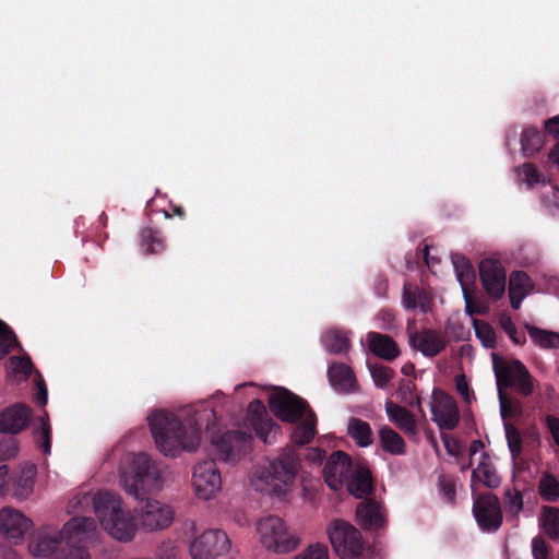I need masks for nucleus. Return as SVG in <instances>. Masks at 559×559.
<instances>
[{"label":"nucleus","instance_id":"30","mask_svg":"<svg viewBox=\"0 0 559 559\" xmlns=\"http://www.w3.org/2000/svg\"><path fill=\"white\" fill-rule=\"evenodd\" d=\"M451 261L455 271L456 278L461 285L462 293L469 290V286H472L475 282V271L472 263L468 259L460 253H453L451 255Z\"/></svg>","mask_w":559,"mask_h":559},{"label":"nucleus","instance_id":"22","mask_svg":"<svg viewBox=\"0 0 559 559\" xmlns=\"http://www.w3.org/2000/svg\"><path fill=\"white\" fill-rule=\"evenodd\" d=\"M29 418L31 408L16 403L0 414V431L12 435L19 433L28 425Z\"/></svg>","mask_w":559,"mask_h":559},{"label":"nucleus","instance_id":"60","mask_svg":"<svg viewBox=\"0 0 559 559\" xmlns=\"http://www.w3.org/2000/svg\"><path fill=\"white\" fill-rule=\"evenodd\" d=\"M546 424L556 444L559 447V418L555 416H547Z\"/></svg>","mask_w":559,"mask_h":559},{"label":"nucleus","instance_id":"18","mask_svg":"<svg viewBox=\"0 0 559 559\" xmlns=\"http://www.w3.org/2000/svg\"><path fill=\"white\" fill-rule=\"evenodd\" d=\"M431 414L432 420L441 429H453L460 418L454 400L441 391L432 393Z\"/></svg>","mask_w":559,"mask_h":559},{"label":"nucleus","instance_id":"43","mask_svg":"<svg viewBox=\"0 0 559 559\" xmlns=\"http://www.w3.org/2000/svg\"><path fill=\"white\" fill-rule=\"evenodd\" d=\"M44 559H91V554L84 546H66Z\"/></svg>","mask_w":559,"mask_h":559},{"label":"nucleus","instance_id":"61","mask_svg":"<svg viewBox=\"0 0 559 559\" xmlns=\"http://www.w3.org/2000/svg\"><path fill=\"white\" fill-rule=\"evenodd\" d=\"M545 129L548 132V134L552 135L559 141V116L546 120Z\"/></svg>","mask_w":559,"mask_h":559},{"label":"nucleus","instance_id":"14","mask_svg":"<svg viewBox=\"0 0 559 559\" xmlns=\"http://www.w3.org/2000/svg\"><path fill=\"white\" fill-rule=\"evenodd\" d=\"M267 396L271 412L283 421L294 424L309 411L302 399L284 388H270Z\"/></svg>","mask_w":559,"mask_h":559},{"label":"nucleus","instance_id":"50","mask_svg":"<svg viewBox=\"0 0 559 559\" xmlns=\"http://www.w3.org/2000/svg\"><path fill=\"white\" fill-rule=\"evenodd\" d=\"M499 323H500V326L502 328V330L508 334V336L515 343V344H521L524 342V335L523 333H520L511 317L507 316V314H501L500 319H499Z\"/></svg>","mask_w":559,"mask_h":559},{"label":"nucleus","instance_id":"49","mask_svg":"<svg viewBox=\"0 0 559 559\" xmlns=\"http://www.w3.org/2000/svg\"><path fill=\"white\" fill-rule=\"evenodd\" d=\"M504 428L509 449L511 451L512 456L515 457L521 453L522 450L521 435L513 426L509 424H506Z\"/></svg>","mask_w":559,"mask_h":559},{"label":"nucleus","instance_id":"48","mask_svg":"<svg viewBox=\"0 0 559 559\" xmlns=\"http://www.w3.org/2000/svg\"><path fill=\"white\" fill-rule=\"evenodd\" d=\"M500 413L503 419L516 417L521 414V405L518 401L507 397L502 391L499 393Z\"/></svg>","mask_w":559,"mask_h":559},{"label":"nucleus","instance_id":"3","mask_svg":"<svg viewBox=\"0 0 559 559\" xmlns=\"http://www.w3.org/2000/svg\"><path fill=\"white\" fill-rule=\"evenodd\" d=\"M118 477L121 488L134 498L142 492L159 491L165 484L163 466L143 452L124 453L119 460Z\"/></svg>","mask_w":559,"mask_h":559},{"label":"nucleus","instance_id":"10","mask_svg":"<svg viewBox=\"0 0 559 559\" xmlns=\"http://www.w3.org/2000/svg\"><path fill=\"white\" fill-rule=\"evenodd\" d=\"M134 512L139 531L144 533L163 532L175 521V510L170 503L155 497L139 496Z\"/></svg>","mask_w":559,"mask_h":559},{"label":"nucleus","instance_id":"9","mask_svg":"<svg viewBox=\"0 0 559 559\" xmlns=\"http://www.w3.org/2000/svg\"><path fill=\"white\" fill-rule=\"evenodd\" d=\"M326 535L333 551L340 559H361L366 540L361 532L352 523L335 519L326 526Z\"/></svg>","mask_w":559,"mask_h":559},{"label":"nucleus","instance_id":"2","mask_svg":"<svg viewBox=\"0 0 559 559\" xmlns=\"http://www.w3.org/2000/svg\"><path fill=\"white\" fill-rule=\"evenodd\" d=\"M98 522L86 515H74L60 528L50 524L40 525L28 538L27 552L33 558H48L62 544L84 546L98 540Z\"/></svg>","mask_w":559,"mask_h":559},{"label":"nucleus","instance_id":"38","mask_svg":"<svg viewBox=\"0 0 559 559\" xmlns=\"http://www.w3.org/2000/svg\"><path fill=\"white\" fill-rule=\"evenodd\" d=\"M322 343L326 350L334 354L346 352L349 348V341L346 335L337 330H329L322 335Z\"/></svg>","mask_w":559,"mask_h":559},{"label":"nucleus","instance_id":"6","mask_svg":"<svg viewBox=\"0 0 559 559\" xmlns=\"http://www.w3.org/2000/svg\"><path fill=\"white\" fill-rule=\"evenodd\" d=\"M96 519L102 530L118 542H131L139 531L135 512H131L115 491L98 503Z\"/></svg>","mask_w":559,"mask_h":559},{"label":"nucleus","instance_id":"31","mask_svg":"<svg viewBox=\"0 0 559 559\" xmlns=\"http://www.w3.org/2000/svg\"><path fill=\"white\" fill-rule=\"evenodd\" d=\"M431 300L428 294L417 287H404L403 306L406 309H418L427 312L430 309Z\"/></svg>","mask_w":559,"mask_h":559},{"label":"nucleus","instance_id":"54","mask_svg":"<svg viewBox=\"0 0 559 559\" xmlns=\"http://www.w3.org/2000/svg\"><path fill=\"white\" fill-rule=\"evenodd\" d=\"M506 506L508 511L513 514H518L523 507L522 495L518 490H508L506 492Z\"/></svg>","mask_w":559,"mask_h":559},{"label":"nucleus","instance_id":"57","mask_svg":"<svg viewBox=\"0 0 559 559\" xmlns=\"http://www.w3.org/2000/svg\"><path fill=\"white\" fill-rule=\"evenodd\" d=\"M439 486L441 488V491L443 492L444 497L449 501H453L455 496V486L454 483L451 480V478L441 476L439 479Z\"/></svg>","mask_w":559,"mask_h":559},{"label":"nucleus","instance_id":"51","mask_svg":"<svg viewBox=\"0 0 559 559\" xmlns=\"http://www.w3.org/2000/svg\"><path fill=\"white\" fill-rule=\"evenodd\" d=\"M519 178L525 181L530 187L543 181V176L534 165L526 164L519 169Z\"/></svg>","mask_w":559,"mask_h":559},{"label":"nucleus","instance_id":"24","mask_svg":"<svg viewBox=\"0 0 559 559\" xmlns=\"http://www.w3.org/2000/svg\"><path fill=\"white\" fill-rule=\"evenodd\" d=\"M409 343L414 349L427 357L438 355L445 346L442 334L432 330H423L411 334Z\"/></svg>","mask_w":559,"mask_h":559},{"label":"nucleus","instance_id":"55","mask_svg":"<svg viewBox=\"0 0 559 559\" xmlns=\"http://www.w3.org/2000/svg\"><path fill=\"white\" fill-rule=\"evenodd\" d=\"M248 413L251 423L253 419L259 420L260 418H269L265 413V406L260 400H253L249 404Z\"/></svg>","mask_w":559,"mask_h":559},{"label":"nucleus","instance_id":"20","mask_svg":"<svg viewBox=\"0 0 559 559\" xmlns=\"http://www.w3.org/2000/svg\"><path fill=\"white\" fill-rule=\"evenodd\" d=\"M481 448L483 444L479 441L474 442L471 447V464L473 465L477 461V466L472 474V483L479 481L487 487L496 488L500 484V477L491 462L483 453Z\"/></svg>","mask_w":559,"mask_h":559},{"label":"nucleus","instance_id":"29","mask_svg":"<svg viewBox=\"0 0 559 559\" xmlns=\"http://www.w3.org/2000/svg\"><path fill=\"white\" fill-rule=\"evenodd\" d=\"M296 427L292 432L294 443L302 445L312 440L316 433V416L309 409L302 414L296 421Z\"/></svg>","mask_w":559,"mask_h":559},{"label":"nucleus","instance_id":"32","mask_svg":"<svg viewBox=\"0 0 559 559\" xmlns=\"http://www.w3.org/2000/svg\"><path fill=\"white\" fill-rule=\"evenodd\" d=\"M545 145V135L533 127H526L521 133V146L525 156H532Z\"/></svg>","mask_w":559,"mask_h":559},{"label":"nucleus","instance_id":"40","mask_svg":"<svg viewBox=\"0 0 559 559\" xmlns=\"http://www.w3.org/2000/svg\"><path fill=\"white\" fill-rule=\"evenodd\" d=\"M252 427L257 436L265 443H273L280 432V426L271 418H260L252 420Z\"/></svg>","mask_w":559,"mask_h":559},{"label":"nucleus","instance_id":"47","mask_svg":"<svg viewBox=\"0 0 559 559\" xmlns=\"http://www.w3.org/2000/svg\"><path fill=\"white\" fill-rule=\"evenodd\" d=\"M15 345H17V342L13 332L0 320V359Z\"/></svg>","mask_w":559,"mask_h":559},{"label":"nucleus","instance_id":"26","mask_svg":"<svg viewBox=\"0 0 559 559\" xmlns=\"http://www.w3.org/2000/svg\"><path fill=\"white\" fill-rule=\"evenodd\" d=\"M364 342L372 354L382 359L393 360L400 355L397 344L389 335L368 332Z\"/></svg>","mask_w":559,"mask_h":559},{"label":"nucleus","instance_id":"36","mask_svg":"<svg viewBox=\"0 0 559 559\" xmlns=\"http://www.w3.org/2000/svg\"><path fill=\"white\" fill-rule=\"evenodd\" d=\"M380 441L383 449L391 454L400 455L405 451V442L403 438L389 427L380 429Z\"/></svg>","mask_w":559,"mask_h":559},{"label":"nucleus","instance_id":"19","mask_svg":"<svg viewBox=\"0 0 559 559\" xmlns=\"http://www.w3.org/2000/svg\"><path fill=\"white\" fill-rule=\"evenodd\" d=\"M483 286L490 298L500 299L506 292V272L495 259H485L479 265Z\"/></svg>","mask_w":559,"mask_h":559},{"label":"nucleus","instance_id":"7","mask_svg":"<svg viewBox=\"0 0 559 559\" xmlns=\"http://www.w3.org/2000/svg\"><path fill=\"white\" fill-rule=\"evenodd\" d=\"M254 531L260 546L276 555L290 554L301 544L300 535L277 515L260 518L254 524Z\"/></svg>","mask_w":559,"mask_h":559},{"label":"nucleus","instance_id":"63","mask_svg":"<svg viewBox=\"0 0 559 559\" xmlns=\"http://www.w3.org/2000/svg\"><path fill=\"white\" fill-rule=\"evenodd\" d=\"M400 394H401L402 401H404L405 403H408V404L413 403L412 386H411L409 381L401 384Z\"/></svg>","mask_w":559,"mask_h":559},{"label":"nucleus","instance_id":"52","mask_svg":"<svg viewBox=\"0 0 559 559\" xmlns=\"http://www.w3.org/2000/svg\"><path fill=\"white\" fill-rule=\"evenodd\" d=\"M463 298H464V301H465V312L468 314V316H474V314H485L488 312V307L479 301V300H474L471 296V293L469 290H465L463 292Z\"/></svg>","mask_w":559,"mask_h":559},{"label":"nucleus","instance_id":"5","mask_svg":"<svg viewBox=\"0 0 559 559\" xmlns=\"http://www.w3.org/2000/svg\"><path fill=\"white\" fill-rule=\"evenodd\" d=\"M324 479L332 490H338L344 485L356 498H362L371 492L372 481L370 471L364 464L356 462L344 452H334L324 467Z\"/></svg>","mask_w":559,"mask_h":559},{"label":"nucleus","instance_id":"12","mask_svg":"<svg viewBox=\"0 0 559 559\" xmlns=\"http://www.w3.org/2000/svg\"><path fill=\"white\" fill-rule=\"evenodd\" d=\"M34 521L24 511L4 506L0 508V536L8 543L17 546L34 528Z\"/></svg>","mask_w":559,"mask_h":559},{"label":"nucleus","instance_id":"33","mask_svg":"<svg viewBox=\"0 0 559 559\" xmlns=\"http://www.w3.org/2000/svg\"><path fill=\"white\" fill-rule=\"evenodd\" d=\"M347 432L359 447H368L373 441L369 424L358 418L349 419Z\"/></svg>","mask_w":559,"mask_h":559},{"label":"nucleus","instance_id":"62","mask_svg":"<svg viewBox=\"0 0 559 559\" xmlns=\"http://www.w3.org/2000/svg\"><path fill=\"white\" fill-rule=\"evenodd\" d=\"M37 385V393H36V400L40 405H46L47 403V389L44 383V380L39 377L38 380H36Z\"/></svg>","mask_w":559,"mask_h":559},{"label":"nucleus","instance_id":"44","mask_svg":"<svg viewBox=\"0 0 559 559\" xmlns=\"http://www.w3.org/2000/svg\"><path fill=\"white\" fill-rule=\"evenodd\" d=\"M293 559H330V552L326 545L322 543H313L307 546Z\"/></svg>","mask_w":559,"mask_h":559},{"label":"nucleus","instance_id":"46","mask_svg":"<svg viewBox=\"0 0 559 559\" xmlns=\"http://www.w3.org/2000/svg\"><path fill=\"white\" fill-rule=\"evenodd\" d=\"M371 378L378 388H385L393 378V370L383 365L369 366Z\"/></svg>","mask_w":559,"mask_h":559},{"label":"nucleus","instance_id":"11","mask_svg":"<svg viewBox=\"0 0 559 559\" xmlns=\"http://www.w3.org/2000/svg\"><path fill=\"white\" fill-rule=\"evenodd\" d=\"M231 550L229 536L219 528H207L197 534L189 543L191 559H219Z\"/></svg>","mask_w":559,"mask_h":559},{"label":"nucleus","instance_id":"28","mask_svg":"<svg viewBox=\"0 0 559 559\" xmlns=\"http://www.w3.org/2000/svg\"><path fill=\"white\" fill-rule=\"evenodd\" d=\"M328 376L331 385L340 392H349L355 388V376L344 364H333L329 367Z\"/></svg>","mask_w":559,"mask_h":559},{"label":"nucleus","instance_id":"37","mask_svg":"<svg viewBox=\"0 0 559 559\" xmlns=\"http://www.w3.org/2000/svg\"><path fill=\"white\" fill-rule=\"evenodd\" d=\"M538 492L546 501H557L559 499L558 478L550 473H544L538 481Z\"/></svg>","mask_w":559,"mask_h":559},{"label":"nucleus","instance_id":"23","mask_svg":"<svg viewBox=\"0 0 559 559\" xmlns=\"http://www.w3.org/2000/svg\"><path fill=\"white\" fill-rule=\"evenodd\" d=\"M110 491L111 490L105 489L79 491L69 499L66 506V512L68 514H79L92 509L96 515L98 503L105 500Z\"/></svg>","mask_w":559,"mask_h":559},{"label":"nucleus","instance_id":"39","mask_svg":"<svg viewBox=\"0 0 559 559\" xmlns=\"http://www.w3.org/2000/svg\"><path fill=\"white\" fill-rule=\"evenodd\" d=\"M31 370L32 362L28 358L25 357H11L7 367L8 377L12 381L16 382L25 380L31 373Z\"/></svg>","mask_w":559,"mask_h":559},{"label":"nucleus","instance_id":"34","mask_svg":"<svg viewBox=\"0 0 559 559\" xmlns=\"http://www.w3.org/2000/svg\"><path fill=\"white\" fill-rule=\"evenodd\" d=\"M540 527L552 540H559V508L546 506L540 512Z\"/></svg>","mask_w":559,"mask_h":559},{"label":"nucleus","instance_id":"8","mask_svg":"<svg viewBox=\"0 0 559 559\" xmlns=\"http://www.w3.org/2000/svg\"><path fill=\"white\" fill-rule=\"evenodd\" d=\"M37 466L33 462H22L10 468L0 465V493L22 503L34 498L37 484Z\"/></svg>","mask_w":559,"mask_h":559},{"label":"nucleus","instance_id":"45","mask_svg":"<svg viewBox=\"0 0 559 559\" xmlns=\"http://www.w3.org/2000/svg\"><path fill=\"white\" fill-rule=\"evenodd\" d=\"M142 248L151 253H157L163 250V240L157 231L144 229L141 234Z\"/></svg>","mask_w":559,"mask_h":559},{"label":"nucleus","instance_id":"13","mask_svg":"<svg viewBox=\"0 0 559 559\" xmlns=\"http://www.w3.org/2000/svg\"><path fill=\"white\" fill-rule=\"evenodd\" d=\"M492 360L499 392L502 391V386H514L524 395L533 392L532 378L522 362L507 361L496 354H492Z\"/></svg>","mask_w":559,"mask_h":559},{"label":"nucleus","instance_id":"42","mask_svg":"<svg viewBox=\"0 0 559 559\" xmlns=\"http://www.w3.org/2000/svg\"><path fill=\"white\" fill-rule=\"evenodd\" d=\"M473 326L480 343L487 348H492L496 344L493 329L488 323L476 319H473Z\"/></svg>","mask_w":559,"mask_h":559},{"label":"nucleus","instance_id":"59","mask_svg":"<svg viewBox=\"0 0 559 559\" xmlns=\"http://www.w3.org/2000/svg\"><path fill=\"white\" fill-rule=\"evenodd\" d=\"M377 320L379 321L378 326L383 330H389L393 322L394 316L389 311H380L377 316Z\"/></svg>","mask_w":559,"mask_h":559},{"label":"nucleus","instance_id":"56","mask_svg":"<svg viewBox=\"0 0 559 559\" xmlns=\"http://www.w3.org/2000/svg\"><path fill=\"white\" fill-rule=\"evenodd\" d=\"M545 205L549 209H558L559 210V189L555 187H550L543 197Z\"/></svg>","mask_w":559,"mask_h":559},{"label":"nucleus","instance_id":"1","mask_svg":"<svg viewBox=\"0 0 559 559\" xmlns=\"http://www.w3.org/2000/svg\"><path fill=\"white\" fill-rule=\"evenodd\" d=\"M204 403L182 406L176 412L155 409L147 416V423L156 448L166 456L176 457L180 453L194 452L202 440L200 421L207 417Z\"/></svg>","mask_w":559,"mask_h":559},{"label":"nucleus","instance_id":"4","mask_svg":"<svg viewBox=\"0 0 559 559\" xmlns=\"http://www.w3.org/2000/svg\"><path fill=\"white\" fill-rule=\"evenodd\" d=\"M298 460L293 453L281 455L266 464L255 466L249 484L258 492L286 500L295 486Z\"/></svg>","mask_w":559,"mask_h":559},{"label":"nucleus","instance_id":"15","mask_svg":"<svg viewBox=\"0 0 559 559\" xmlns=\"http://www.w3.org/2000/svg\"><path fill=\"white\" fill-rule=\"evenodd\" d=\"M192 488L200 500H212L222 490V477L212 460L199 462L192 471Z\"/></svg>","mask_w":559,"mask_h":559},{"label":"nucleus","instance_id":"35","mask_svg":"<svg viewBox=\"0 0 559 559\" xmlns=\"http://www.w3.org/2000/svg\"><path fill=\"white\" fill-rule=\"evenodd\" d=\"M527 332L536 346L545 349L559 348V333L535 326H527Z\"/></svg>","mask_w":559,"mask_h":559},{"label":"nucleus","instance_id":"41","mask_svg":"<svg viewBox=\"0 0 559 559\" xmlns=\"http://www.w3.org/2000/svg\"><path fill=\"white\" fill-rule=\"evenodd\" d=\"M50 433L51 428L49 425L48 415L45 413V415L38 419V427L33 430L35 442L45 454H49L51 450Z\"/></svg>","mask_w":559,"mask_h":559},{"label":"nucleus","instance_id":"21","mask_svg":"<svg viewBox=\"0 0 559 559\" xmlns=\"http://www.w3.org/2000/svg\"><path fill=\"white\" fill-rule=\"evenodd\" d=\"M356 521L367 531H378L386 524V511L374 500H365L356 508Z\"/></svg>","mask_w":559,"mask_h":559},{"label":"nucleus","instance_id":"64","mask_svg":"<svg viewBox=\"0 0 559 559\" xmlns=\"http://www.w3.org/2000/svg\"><path fill=\"white\" fill-rule=\"evenodd\" d=\"M157 559H179L178 552L174 546L165 550H159L157 554Z\"/></svg>","mask_w":559,"mask_h":559},{"label":"nucleus","instance_id":"27","mask_svg":"<svg viewBox=\"0 0 559 559\" xmlns=\"http://www.w3.org/2000/svg\"><path fill=\"white\" fill-rule=\"evenodd\" d=\"M534 288L530 276L524 272H513L510 276L509 296L514 309L520 308L523 299L532 293Z\"/></svg>","mask_w":559,"mask_h":559},{"label":"nucleus","instance_id":"17","mask_svg":"<svg viewBox=\"0 0 559 559\" xmlns=\"http://www.w3.org/2000/svg\"><path fill=\"white\" fill-rule=\"evenodd\" d=\"M474 515L483 531H496L502 523L499 500L492 495L478 497L474 502Z\"/></svg>","mask_w":559,"mask_h":559},{"label":"nucleus","instance_id":"58","mask_svg":"<svg viewBox=\"0 0 559 559\" xmlns=\"http://www.w3.org/2000/svg\"><path fill=\"white\" fill-rule=\"evenodd\" d=\"M455 385H456V390L457 392L462 395V397L467 402L469 403L471 402V392H469V389H468V384L465 380V377L464 376H457L455 378Z\"/></svg>","mask_w":559,"mask_h":559},{"label":"nucleus","instance_id":"25","mask_svg":"<svg viewBox=\"0 0 559 559\" xmlns=\"http://www.w3.org/2000/svg\"><path fill=\"white\" fill-rule=\"evenodd\" d=\"M385 412L389 420L406 436L415 437L418 432V424L415 416L405 407L391 401L385 403Z\"/></svg>","mask_w":559,"mask_h":559},{"label":"nucleus","instance_id":"16","mask_svg":"<svg viewBox=\"0 0 559 559\" xmlns=\"http://www.w3.org/2000/svg\"><path fill=\"white\" fill-rule=\"evenodd\" d=\"M212 444L222 461L235 464L248 455L252 438L242 431H229L217 439L212 438Z\"/></svg>","mask_w":559,"mask_h":559},{"label":"nucleus","instance_id":"53","mask_svg":"<svg viewBox=\"0 0 559 559\" xmlns=\"http://www.w3.org/2000/svg\"><path fill=\"white\" fill-rule=\"evenodd\" d=\"M532 555L534 559H551L549 546L540 536H535L532 540Z\"/></svg>","mask_w":559,"mask_h":559}]
</instances>
